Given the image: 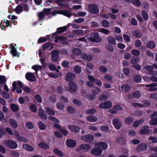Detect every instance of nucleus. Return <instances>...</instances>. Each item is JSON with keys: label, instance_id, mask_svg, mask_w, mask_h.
Returning a JSON list of instances; mask_svg holds the SVG:
<instances>
[{"label": "nucleus", "instance_id": "0e129e2a", "mask_svg": "<svg viewBox=\"0 0 157 157\" xmlns=\"http://www.w3.org/2000/svg\"><path fill=\"white\" fill-rule=\"evenodd\" d=\"M36 101L38 102L41 103L42 101L41 96L39 94H37L35 96Z\"/></svg>", "mask_w": 157, "mask_h": 157}, {"label": "nucleus", "instance_id": "680f3d73", "mask_svg": "<svg viewBox=\"0 0 157 157\" xmlns=\"http://www.w3.org/2000/svg\"><path fill=\"white\" fill-rule=\"evenodd\" d=\"M128 136L130 137H132L135 135L136 132L133 130H130L128 131Z\"/></svg>", "mask_w": 157, "mask_h": 157}, {"label": "nucleus", "instance_id": "39448f33", "mask_svg": "<svg viewBox=\"0 0 157 157\" xmlns=\"http://www.w3.org/2000/svg\"><path fill=\"white\" fill-rule=\"evenodd\" d=\"M59 52L58 50H55L52 51L51 52L52 60L54 62H57L59 58Z\"/></svg>", "mask_w": 157, "mask_h": 157}, {"label": "nucleus", "instance_id": "ddd939ff", "mask_svg": "<svg viewBox=\"0 0 157 157\" xmlns=\"http://www.w3.org/2000/svg\"><path fill=\"white\" fill-rule=\"evenodd\" d=\"M66 144L67 146L69 147H74L76 146L77 142L74 140L68 139L66 140Z\"/></svg>", "mask_w": 157, "mask_h": 157}, {"label": "nucleus", "instance_id": "bb28decb", "mask_svg": "<svg viewBox=\"0 0 157 157\" xmlns=\"http://www.w3.org/2000/svg\"><path fill=\"white\" fill-rule=\"evenodd\" d=\"M75 75L73 73L69 72L67 74L66 76V79L67 81H70L73 78L75 77Z\"/></svg>", "mask_w": 157, "mask_h": 157}, {"label": "nucleus", "instance_id": "6e6552de", "mask_svg": "<svg viewBox=\"0 0 157 157\" xmlns=\"http://www.w3.org/2000/svg\"><path fill=\"white\" fill-rule=\"evenodd\" d=\"M151 120L150 123L152 125H154L157 124V112H154L151 116Z\"/></svg>", "mask_w": 157, "mask_h": 157}, {"label": "nucleus", "instance_id": "c9c22d12", "mask_svg": "<svg viewBox=\"0 0 157 157\" xmlns=\"http://www.w3.org/2000/svg\"><path fill=\"white\" fill-rule=\"evenodd\" d=\"M54 153L57 155L61 157L63 156V153L57 148H55L53 150Z\"/></svg>", "mask_w": 157, "mask_h": 157}, {"label": "nucleus", "instance_id": "7c9ffc66", "mask_svg": "<svg viewBox=\"0 0 157 157\" xmlns=\"http://www.w3.org/2000/svg\"><path fill=\"white\" fill-rule=\"evenodd\" d=\"M81 57L87 61H90L92 58V57L90 55L88 56L85 53H82L81 55Z\"/></svg>", "mask_w": 157, "mask_h": 157}, {"label": "nucleus", "instance_id": "338daca9", "mask_svg": "<svg viewBox=\"0 0 157 157\" xmlns=\"http://www.w3.org/2000/svg\"><path fill=\"white\" fill-rule=\"evenodd\" d=\"M96 112V111L93 109L87 110L86 111V113L87 114H93Z\"/></svg>", "mask_w": 157, "mask_h": 157}, {"label": "nucleus", "instance_id": "2f4dec72", "mask_svg": "<svg viewBox=\"0 0 157 157\" xmlns=\"http://www.w3.org/2000/svg\"><path fill=\"white\" fill-rule=\"evenodd\" d=\"M22 147L24 149L29 151H32L34 149L33 147L26 144H24Z\"/></svg>", "mask_w": 157, "mask_h": 157}, {"label": "nucleus", "instance_id": "393cba45", "mask_svg": "<svg viewBox=\"0 0 157 157\" xmlns=\"http://www.w3.org/2000/svg\"><path fill=\"white\" fill-rule=\"evenodd\" d=\"M38 115L42 118L45 119L47 118V115L44 113V111L40 108L39 109Z\"/></svg>", "mask_w": 157, "mask_h": 157}, {"label": "nucleus", "instance_id": "423d86ee", "mask_svg": "<svg viewBox=\"0 0 157 157\" xmlns=\"http://www.w3.org/2000/svg\"><path fill=\"white\" fill-rule=\"evenodd\" d=\"M89 9L91 13L94 14H97L99 12L98 6L95 4H91L89 6Z\"/></svg>", "mask_w": 157, "mask_h": 157}, {"label": "nucleus", "instance_id": "1a4fd4ad", "mask_svg": "<svg viewBox=\"0 0 157 157\" xmlns=\"http://www.w3.org/2000/svg\"><path fill=\"white\" fill-rule=\"evenodd\" d=\"M81 140L84 142H90L93 140L94 137L90 134H88L82 136Z\"/></svg>", "mask_w": 157, "mask_h": 157}, {"label": "nucleus", "instance_id": "5701e85b", "mask_svg": "<svg viewBox=\"0 0 157 157\" xmlns=\"http://www.w3.org/2000/svg\"><path fill=\"white\" fill-rule=\"evenodd\" d=\"M150 132L149 129V127L148 126H144L140 130V133L142 134H147Z\"/></svg>", "mask_w": 157, "mask_h": 157}, {"label": "nucleus", "instance_id": "864d4df0", "mask_svg": "<svg viewBox=\"0 0 157 157\" xmlns=\"http://www.w3.org/2000/svg\"><path fill=\"white\" fill-rule=\"evenodd\" d=\"M134 80L136 82L139 83L142 80V78L139 75H136L134 77Z\"/></svg>", "mask_w": 157, "mask_h": 157}, {"label": "nucleus", "instance_id": "6e6d98bb", "mask_svg": "<svg viewBox=\"0 0 157 157\" xmlns=\"http://www.w3.org/2000/svg\"><path fill=\"white\" fill-rule=\"evenodd\" d=\"M99 100L101 101H103L108 99V97L107 96L104 94H102L99 97Z\"/></svg>", "mask_w": 157, "mask_h": 157}, {"label": "nucleus", "instance_id": "a211bd4d", "mask_svg": "<svg viewBox=\"0 0 157 157\" xmlns=\"http://www.w3.org/2000/svg\"><path fill=\"white\" fill-rule=\"evenodd\" d=\"M113 124L116 129L118 130L121 126V122L118 119H115L113 120Z\"/></svg>", "mask_w": 157, "mask_h": 157}, {"label": "nucleus", "instance_id": "f257e3e1", "mask_svg": "<svg viewBox=\"0 0 157 157\" xmlns=\"http://www.w3.org/2000/svg\"><path fill=\"white\" fill-rule=\"evenodd\" d=\"M3 143L5 146L11 149H16L17 147V143L12 140H5L3 141Z\"/></svg>", "mask_w": 157, "mask_h": 157}, {"label": "nucleus", "instance_id": "c85d7f7f", "mask_svg": "<svg viewBox=\"0 0 157 157\" xmlns=\"http://www.w3.org/2000/svg\"><path fill=\"white\" fill-rule=\"evenodd\" d=\"M147 148V145L143 143L140 144L137 147L139 151H141L145 150Z\"/></svg>", "mask_w": 157, "mask_h": 157}, {"label": "nucleus", "instance_id": "603ef678", "mask_svg": "<svg viewBox=\"0 0 157 157\" xmlns=\"http://www.w3.org/2000/svg\"><path fill=\"white\" fill-rule=\"evenodd\" d=\"M48 119H49L50 121H52L54 123H57L59 124L60 123V121L56 118L52 117H48Z\"/></svg>", "mask_w": 157, "mask_h": 157}, {"label": "nucleus", "instance_id": "4d7b16f0", "mask_svg": "<svg viewBox=\"0 0 157 157\" xmlns=\"http://www.w3.org/2000/svg\"><path fill=\"white\" fill-rule=\"evenodd\" d=\"M56 105L57 107L59 109L62 110L63 109L64 105L62 103L58 102L57 103Z\"/></svg>", "mask_w": 157, "mask_h": 157}, {"label": "nucleus", "instance_id": "8fccbe9b", "mask_svg": "<svg viewBox=\"0 0 157 157\" xmlns=\"http://www.w3.org/2000/svg\"><path fill=\"white\" fill-rule=\"evenodd\" d=\"M25 127L28 129H31L33 128V125L31 122H27L25 124Z\"/></svg>", "mask_w": 157, "mask_h": 157}, {"label": "nucleus", "instance_id": "cd10ccee", "mask_svg": "<svg viewBox=\"0 0 157 157\" xmlns=\"http://www.w3.org/2000/svg\"><path fill=\"white\" fill-rule=\"evenodd\" d=\"M10 125L14 128H17L18 127L17 122L13 119H10L9 120Z\"/></svg>", "mask_w": 157, "mask_h": 157}, {"label": "nucleus", "instance_id": "49530a36", "mask_svg": "<svg viewBox=\"0 0 157 157\" xmlns=\"http://www.w3.org/2000/svg\"><path fill=\"white\" fill-rule=\"evenodd\" d=\"M49 68L50 70L52 71H56V72H58L59 70L56 69V66L52 64H50L49 65Z\"/></svg>", "mask_w": 157, "mask_h": 157}, {"label": "nucleus", "instance_id": "b1692460", "mask_svg": "<svg viewBox=\"0 0 157 157\" xmlns=\"http://www.w3.org/2000/svg\"><path fill=\"white\" fill-rule=\"evenodd\" d=\"M50 47V48L49 49V50H51L53 48V45L52 44H50L49 43H47L43 45L41 48L42 50L44 51L47 48H49Z\"/></svg>", "mask_w": 157, "mask_h": 157}, {"label": "nucleus", "instance_id": "e433bc0d", "mask_svg": "<svg viewBox=\"0 0 157 157\" xmlns=\"http://www.w3.org/2000/svg\"><path fill=\"white\" fill-rule=\"evenodd\" d=\"M81 50L77 48H73L72 50V53L75 56H78L81 53Z\"/></svg>", "mask_w": 157, "mask_h": 157}, {"label": "nucleus", "instance_id": "79ce46f5", "mask_svg": "<svg viewBox=\"0 0 157 157\" xmlns=\"http://www.w3.org/2000/svg\"><path fill=\"white\" fill-rule=\"evenodd\" d=\"M101 91V90L97 87H95L92 90L91 92L94 95H95L98 94Z\"/></svg>", "mask_w": 157, "mask_h": 157}, {"label": "nucleus", "instance_id": "f03ea898", "mask_svg": "<svg viewBox=\"0 0 157 157\" xmlns=\"http://www.w3.org/2000/svg\"><path fill=\"white\" fill-rule=\"evenodd\" d=\"M90 40L92 42L99 43L102 41V39L100 37L98 33H92L89 38Z\"/></svg>", "mask_w": 157, "mask_h": 157}, {"label": "nucleus", "instance_id": "f8f14e48", "mask_svg": "<svg viewBox=\"0 0 157 157\" xmlns=\"http://www.w3.org/2000/svg\"><path fill=\"white\" fill-rule=\"evenodd\" d=\"M55 42L61 44H66L67 43V39L64 37L61 36L55 37Z\"/></svg>", "mask_w": 157, "mask_h": 157}, {"label": "nucleus", "instance_id": "bf43d9fd", "mask_svg": "<svg viewBox=\"0 0 157 157\" xmlns=\"http://www.w3.org/2000/svg\"><path fill=\"white\" fill-rule=\"evenodd\" d=\"M60 75H61L60 73L57 74H54L53 73H49L48 74V76L50 77L53 78H57Z\"/></svg>", "mask_w": 157, "mask_h": 157}, {"label": "nucleus", "instance_id": "a19ab883", "mask_svg": "<svg viewBox=\"0 0 157 157\" xmlns=\"http://www.w3.org/2000/svg\"><path fill=\"white\" fill-rule=\"evenodd\" d=\"M45 110L46 113L49 115H54L55 114L54 112L49 108H45Z\"/></svg>", "mask_w": 157, "mask_h": 157}, {"label": "nucleus", "instance_id": "4468645a", "mask_svg": "<svg viewBox=\"0 0 157 157\" xmlns=\"http://www.w3.org/2000/svg\"><path fill=\"white\" fill-rule=\"evenodd\" d=\"M11 49L10 51V53L14 57L17 56L19 57V53L17 51L16 48L13 46V44L10 45Z\"/></svg>", "mask_w": 157, "mask_h": 157}, {"label": "nucleus", "instance_id": "774afa93", "mask_svg": "<svg viewBox=\"0 0 157 157\" xmlns=\"http://www.w3.org/2000/svg\"><path fill=\"white\" fill-rule=\"evenodd\" d=\"M131 53L133 55L136 56L139 55L140 54V51L137 49H134L132 51Z\"/></svg>", "mask_w": 157, "mask_h": 157}, {"label": "nucleus", "instance_id": "aec40b11", "mask_svg": "<svg viewBox=\"0 0 157 157\" xmlns=\"http://www.w3.org/2000/svg\"><path fill=\"white\" fill-rule=\"evenodd\" d=\"M25 78L30 81H34L35 80V77L33 73H27L26 75Z\"/></svg>", "mask_w": 157, "mask_h": 157}, {"label": "nucleus", "instance_id": "69168bd1", "mask_svg": "<svg viewBox=\"0 0 157 157\" xmlns=\"http://www.w3.org/2000/svg\"><path fill=\"white\" fill-rule=\"evenodd\" d=\"M6 133L4 128L2 127H0V138H2L4 135Z\"/></svg>", "mask_w": 157, "mask_h": 157}, {"label": "nucleus", "instance_id": "3c124183", "mask_svg": "<svg viewBox=\"0 0 157 157\" xmlns=\"http://www.w3.org/2000/svg\"><path fill=\"white\" fill-rule=\"evenodd\" d=\"M43 66L39 65H36L33 66L32 68L36 72H37L38 70H40L42 68Z\"/></svg>", "mask_w": 157, "mask_h": 157}, {"label": "nucleus", "instance_id": "473e14b6", "mask_svg": "<svg viewBox=\"0 0 157 157\" xmlns=\"http://www.w3.org/2000/svg\"><path fill=\"white\" fill-rule=\"evenodd\" d=\"M108 41L109 44L111 45H115L116 44V40L112 36H109L108 37Z\"/></svg>", "mask_w": 157, "mask_h": 157}, {"label": "nucleus", "instance_id": "a878e982", "mask_svg": "<svg viewBox=\"0 0 157 157\" xmlns=\"http://www.w3.org/2000/svg\"><path fill=\"white\" fill-rule=\"evenodd\" d=\"M144 68L147 70L149 71V74L151 75H157V72H156L155 74H154L152 72V71L153 69V67L151 66H146L144 67Z\"/></svg>", "mask_w": 157, "mask_h": 157}, {"label": "nucleus", "instance_id": "de8ad7c7", "mask_svg": "<svg viewBox=\"0 0 157 157\" xmlns=\"http://www.w3.org/2000/svg\"><path fill=\"white\" fill-rule=\"evenodd\" d=\"M98 31L99 32L103 33L107 35H108L110 33V32L109 30L104 28L99 29Z\"/></svg>", "mask_w": 157, "mask_h": 157}, {"label": "nucleus", "instance_id": "c03bdc74", "mask_svg": "<svg viewBox=\"0 0 157 157\" xmlns=\"http://www.w3.org/2000/svg\"><path fill=\"white\" fill-rule=\"evenodd\" d=\"M132 34L134 36L137 38H140L141 36V33L136 30L133 31L132 33Z\"/></svg>", "mask_w": 157, "mask_h": 157}, {"label": "nucleus", "instance_id": "37998d69", "mask_svg": "<svg viewBox=\"0 0 157 157\" xmlns=\"http://www.w3.org/2000/svg\"><path fill=\"white\" fill-rule=\"evenodd\" d=\"M146 46L149 48H152L155 47V44L154 42L150 41L147 44Z\"/></svg>", "mask_w": 157, "mask_h": 157}, {"label": "nucleus", "instance_id": "412c9836", "mask_svg": "<svg viewBox=\"0 0 157 157\" xmlns=\"http://www.w3.org/2000/svg\"><path fill=\"white\" fill-rule=\"evenodd\" d=\"M121 87V91L124 92H128L131 88L130 86L128 84H123L122 85Z\"/></svg>", "mask_w": 157, "mask_h": 157}, {"label": "nucleus", "instance_id": "2eb2a0df", "mask_svg": "<svg viewBox=\"0 0 157 157\" xmlns=\"http://www.w3.org/2000/svg\"><path fill=\"white\" fill-rule=\"evenodd\" d=\"M146 87H149L148 90L150 91H155L157 90V88L155 87L157 86V83H153L151 84H147L145 85H143Z\"/></svg>", "mask_w": 157, "mask_h": 157}, {"label": "nucleus", "instance_id": "4be33fe9", "mask_svg": "<svg viewBox=\"0 0 157 157\" xmlns=\"http://www.w3.org/2000/svg\"><path fill=\"white\" fill-rule=\"evenodd\" d=\"M68 128L71 131L75 133L78 132L80 130L79 127L74 125H69Z\"/></svg>", "mask_w": 157, "mask_h": 157}, {"label": "nucleus", "instance_id": "4c0bfd02", "mask_svg": "<svg viewBox=\"0 0 157 157\" xmlns=\"http://www.w3.org/2000/svg\"><path fill=\"white\" fill-rule=\"evenodd\" d=\"M140 59L139 57H133L131 60V63L133 64H135L139 62Z\"/></svg>", "mask_w": 157, "mask_h": 157}, {"label": "nucleus", "instance_id": "f704fd0d", "mask_svg": "<svg viewBox=\"0 0 157 157\" xmlns=\"http://www.w3.org/2000/svg\"><path fill=\"white\" fill-rule=\"evenodd\" d=\"M38 146L41 148L44 149H48L49 147L46 143L44 142H41L38 144Z\"/></svg>", "mask_w": 157, "mask_h": 157}, {"label": "nucleus", "instance_id": "dca6fc26", "mask_svg": "<svg viewBox=\"0 0 157 157\" xmlns=\"http://www.w3.org/2000/svg\"><path fill=\"white\" fill-rule=\"evenodd\" d=\"M67 29V26H63L57 28L56 32L52 34V37L54 38L55 36L56 35L64 32Z\"/></svg>", "mask_w": 157, "mask_h": 157}, {"label": "nucleus", "instance_id": "72a5a7b5", "mask_svg": "<svg viewBox=\"0 0 157 157\" xmlns=\"http://www.w3.org/2000/svg\"><path fill=\"white\" fill-rule=\"evenodd\" d=\"M87 120L89 122H95L97 120V118L94 116H89L86 118Z\"/></svg>", "mask_w": 157, "mask_h": 157}, {"label": "nucleus", "instance_id": "6ab92c4d", "mask_svg": "<svg viewBox=\"0 0 157 157\" xmlns=\"http://www.w3.org/2000/svg\"><path fill=\"white\" fill-rule=\"evenodd\" d=\"M57 13L63 15L68 17H70L71 16V13L69 11L66 10H58Z\"/></svg>", "mask_w": 157, "mask_h": 157}, {"label": "nucleus", "instance_id": "e2e57ef3", "mask_svg": "<svg viewBox=\"0 0 157 157\" xmlns=\"http://www.w3.org/2000/svg\"><path fill=\"white\" fill-rule=\"evenodd\" d=\"M141 94L139 91H136L133 93V97L134 98H137L140 97Z\"/></svg>", "mask_w": 157, "mask_h": 157}, {"label": "nucleus", "instance_id": "09e8293b", "mask_svg": "<svg viewBox=\"0 0 157 157\" xmlns=\"http://www.w3.org/2000/svg\"><path fill=\"white\" fill-rule=\"evenodd\" d=\"M11 108L12 110L14 112L17 111L19 109V107L18 106L14 104L11 105Z\"/></svg>", "mask_w": 157, "mask_h": 157}, {"label": "nucleus", "instance_id": "5fc2aeb1", "mask_svg": "<svg viewBox=\"0 0 157 157\" xmlns=\"http://www.w3.org/2000/svg\"><path fill=\"white\" fill-rule=\"evenodd\" d=\"M60 132L64 136H67L68 134V132L66 129L61 128L59 130Z\"/></svg>", "mask_w": 157, "mask_h": 157}, {"label": "nucleus", "instance_id": "7ed1b4c3", "mask_svg": "<svg viewBox=\"0 0 157 157\" xmlns=\"http://www.w3.org/2000/svg\"><path fill=\"white\" fill-rule=\"evenodd\" d=\"M91 148L90 145L87 144H82L80 145L77 149L78 151H82L87 152L90 150Z\"/></svg>", "mask_w": 157, "mask_h": 157}, {"label": "nucleus", "instance_id": "0eeeda50", "mask_svg": "<svg viewBox=\"0 0 157 157\" xmlns=\"http://www.w3.org/2000/svg\"><path fill=\"white\" fill-rule=\"evenodd\" d=\"M112 105V102L109 101L101 103L99 107L101 109H108L110 108Z\"/></svg>", "mask_w": 157, "mask_h": 157}, {"label": "nucleus", "instance_id": "c756f323", "mask_svg": "<svg viewBox=\"0 0 157 157\" xmlns=\"http://www.w3.org/2000/svg\"><path fill=\"white\" fill-rule=\"evenodd\" d=\"M16 82H13L12 84L13 91L16 90L17 92L18 93H22V90L21 88L16 87Z\"/></svg>", "mask_w": 157, "mask_h": 157}, {"label": "nucleus", "instance_id": "13d9d810", "mask_svg": "<svg viewBox=\"0 0 157 157\" xmlns=\"http://www.w3.org/2000/svg\"><path fill=\"white\" fill-rule=\"evenodd\" d=\"M141 14L144 19L145 20H147L148 16L146 12L145 11L143 10L141 12Z\"/></svg>", "mask_w": 157, "mask_h": 157}, {"label": "nucleus", "instance_id": "052dcab7", "mask_svg": "<svg viewBox=\"0 0 157 157\" xmlns=\"http://www.w3.org/2000/svg\"><path fill=\"white\" fill-rule=\"evenodd\" d=\"M102 26L105 28L108 27L109 25V22L106 20H104L102 22Z\"/></svg>", "mask_w": 157, "mask_h": 157}, {"label": "nucleus", "instance_id": "f3484780", "mask_svg": "<svg viewBox=\"0 0 157 157\" xmlns=\"http://www.w3.org/2000/svg\"><path fill=\"white\" fill-rule=\"evenodd\" d=\"M69 89H68L71 92H74L77 90V87L75 84L73 82H71L69 84Z\"/></svg>", "mask_w": 157, "mask_h": 157}, {"label": "nucleus", "instance_id": "9b49d317", "mask_svg": "<svg viewBox=\"0 0 157 157\" xmlns=\"http://www.w3.org/2000/svg\"><path fill=\"white\" fill-rule=\"evenodd\" d=\"M122 109V107L120 105H117L113 108L109 109V112L112 114H117L118 111H121Z\"/></svg>", "mask_w": 157, "mask_h": 157}, {"label": "nucleus", "instance_id": "58836bf2", "mask_svg": "<svg viewBox=\"0 0 157 157\" xmlns=\"http://www.w3.org/2000/svg\"><path fill=\"white\" fill-rule=\"evenodd\" d=\"M23 10V8L20 5H18L16 8L14 9V11L17 14L20 13Z\"/></svg>", "mask_w": 157, "mask_h": 157}, {"label": "nucleus", "instance_id": "20e7f679", "mask_svg": "<svg viewBox=\"0 0 157 157\" xmlns=\"http://www.w3.org/2000/svg\"><path fill=\"white\" fill-rule=\"evenodd\" d=\"M95 147L101 149V151L106 150L108 148V145L104 142H100L96 143L94 145Z\"/></svg>", "mask_w": 157, "mask_h": 157}, {"label": "nucleus", "instance_id": "ea45409f", "mask_svg": "<svg viewBox=\"0 0 157 157\" xmlns=\"http://www.w3.org/2000/svg\"><path fill=\"white\" fill-rule=\"evenodd\" d=\"M74 71L77 74H79L81 72V69L80 67L78 65L75 66L74 68Z\"/></svg>", "mask_w": 157, "mask_h": 157}, {"label": "nucleus", "instance_id": "a18cd8bd", "mask_svg": "<svg viewBox=\"0 0 157 157\" xmlns=\"http://www.w3.org/2000/svg\"><path fill=\"white\" fill-rule=\"evenodd\" d=\"M38 125L40 129L41 130H44L46 128L45 125L42 122L40 121L38 123Z\"/></svg>", "mask_w": 157, "mask_h": 157}, {"label": "nucleus", "instance_id": "9d476101", "mask_svg": "<svg viewBox=\"0 0 157 157\" xmlns=\"http://www.w3.org/2000/svg\"><path fill=\"white\" fill-rule=\"evenodd\" d=\"M102 152V151H101V149L96 147L93 148L91 151V153L92 154L95 156L100 155Z\"/></svg>", "mask_w": 157, "mask_h": 157}]
</instances>
